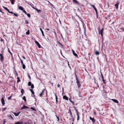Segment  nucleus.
Listing matches in <instances>:
<instances>
[{
  "instance_id": "51",
  "label": "nucleus",
  "mask_w": 124,
  "mask_h": 124,
  "mask_svg": "<svg viewBox=\"0 0 124 124\" xmlns=\"http://www.w3.org/2000/svg\"><path fill=\"white\" fill-rule=\"evenodd\" d=\"M25 22L26 23V24H28V22L26 20L25 21Z\"/></svg>"
},
{
  "instance_id": "5",
  "label": "nucleus",
  "mask_w": 124,
  "mask_h": 124,
  "mask_svg": "<svg viewBox=\"0 0 124 124\" xmlns=\"http://www.w3.org/2000/svg\"><path fill=\"white\" fill-rule=\"evenodd\" d=\"M35 43L37 45L38 47L39 48H40V47L41 46H40V44H39V43L37 41H35Z\"/></svg>"
},
{
  "instance_id": "28",
  "label": "nucleus",
  "mask_w": 124,
  "mask_h": 124,
  "mask_svg": "<svg viewBox=\"0 0 124 124\" xmlns=\"http://www.w3.org/2000/svg\"><path fill=\"white\" fill-rule=\"evenodd\" d=\"M15 0H12V1H11V4L12 5L14 4V2H15Z\"/></svg>"
},
{
  "instance_id": "52",
  "label": "nucleus",
  "mask_w": 124,
  "mask_h": 124,
  "mask_svg": "<svg viewBox=\"0 0 124 124\" xmlns=\"http://www.w3.org/2000/svg\"><path fill=\"white\" fill-rule=\"evenodd\" d=\"M81 20V22H82V24H84V22H83V21H82V19H81V20Z\"/></svg>"
},
{
  "instance_id": "30",
  "label": "nucleus",
  "mask_w": 124,
  "mask_h": 124,
  "mask_svg": "<svg viewBox=\"0 0 124 124\" xmlns=\"http://www.w3.org/2000/svg\"><path fill=\"white\" fill-rule=\"evenodd\" d=\"M22 65L23 66V67H22L23 68V69H25V65L24 64H23V65Z\"/></svg>"
},
{
  "instance_id": "22",
  "label": "nucleus",
  "mask_w": 124,
  "mask_h": 124,
  "mask_svg": "<svg viewBox=\"0 0 124 124\" xmlns=\"http://www.w3.org/2000/svg\"><path fill=\"white\" fill-rule=\"evenodd\" d=\"M78 113H77V120L78 121V120H79V115Z\"/></svg>"
},
{
  "instance_id": "39",
  "label": "nucleus",
  "mask_w": 124,
  "mask_h": 124,
  "mask_svg": "<svg viewBox=\"0 0 124 124\" xmlns=\"http://www.w3.org/2000/svg\"><path fill=\"white\" fill-rule=\"evenodd\" d=\"M75 109L76 112V113H78V110L75 107Z\"/></svg>"
},
{
  "instance_id": "64",
  "label": "nucleus",
  "mask_w": 124,
  "mask_h": 124,
  "mask_svg": "<svg viewBox=\"0 0 124 124\" xmlns=\"http://www.w3.org/2000/svg\"><path fill=\"white\" fill-rule=\"evenodd\" d=\"M62 91L63 92H64V89H63V88H62Z\"/></svg>"
},
{
  "instance_id": "11",
  "label": "nucleus",
  "mask_w": 124,
  "mask_h": 124,
  "mask_svg": "<svg viewBox=\"0 0 124 124\" xmlns=\"http://www.w3.org/2000/svg\"><path fill=\"white\" fill-rule=\"evenodd\" d=\"M1 102L2 103V104L3 105H4L5 104V103L4 101V99L3 98H2L1 100Z\"/></svg>"
},
{
  "instance_id": "48",
  "label": "nucleus",
  "mask_w": 124,
  "mask_h": 124,
  "mask_svg": "<svg viewBox=\"0 0 124 124\" xmlns=\"http://www.w3.org/2000/svg\"><path fill=\"white\" fill-rule=\"evenodd\" d=\"M56 117L58 119V121H59V118L57 116H56Z\"/></svg>"
},
{
  "instance_id": "13",
  "label": "nucleus",
  "mask_w": 124,
  "mask_h": 124,
  "mask_svg": "<svg viewBox=\"0 0 124 124\" xmlns=\"http://www.w3.org/2000/svg\"><path fill=\"white\" fill-rule=\"evenodd\" d=\"M112 100L114 102L117 103H118V101L117 100L115 99H112Z\"/></svg>"
},
{
  "instance_id": "25",
  "label": "nucleus",
  "mask_w": 124,
  "mask_h": 124,
  "mask_svg": "<svg viewBox=\"0 0 124 124\" xmlns=\"http://www.w3.org/2000/svg\"><path fill=\"white\" fill-rule=\"evenodd\" d=\"M22 123L20 122H18L15 123V124H22Z\"/></svg>"
},
{
  "instance_id": "16",
  "label": "nucleus",
  "mask_w": 124,
  "mask_h": 124,
  "mask_svg": "<svg viewBox=\"0 0 124 124\" xmlns=\"http://www.w3.org/2000/svg\"><path fill=\"white\" fill-rule=\"evenodd\" d=\"M45 89H44L42 90V92L41 93L39 94V96L40 97H42V94L43 93L44 91L45 90Z\"/></svg>"
},
{
  "instance_id": "4",
  "label": "nucleus",
  "mask_w": 124,
  "mask_h": 124,
  "mask_svg": "<svg viewBox=\"0 0 124 124\" xmlns=\"http://www.w3.org/2000/svg\"><path fill=\"white\" fill-rule=\"evenodd\" d=\"M76 83L77 84L78 87L79 88L81 86V85L80 84L79 81H76Z\"/></svg>"
},
{
  "instance_id": "47",
  "label": "nucleus",
  "mask_w": 124,
  "mask_h": 124,
  "mask_svg": "<svg viewBox=\"0 0 124 124\" xmlns=\"http://www.w3.org/2000/svg\"><path fill=\"white\" fill-rule=\"evenodd\" d=\"M8 52L10 53V54H11V55H12V53H11L10 52V50H9V49H8Z\"/></svg>"
},
{
  "instance_id": "7",
  "label": "nucleus",
  "mask_w": 124,
  "mask_h": 124,
  "mask_svg": "<svg viewBox=\"0 0 124 124\" xmlns=\"http://www.w3.org/2000/svg\"><path fill=\"white\" fill-rule=\"evenodd\" d=\"M101 75L102 76V81L103 82L104 84H106V82H105V80H104V77L103 76V75L101 73Z\"/></svg>"
},
{
  "instance_id": "61",
  "label": "nucleus",
  "mask_w": 124,
  "mask_h": 124,
  "mask_svg": "<svg viewBox=\"0 0 124 124\" xmlns=\"http://www.w3.org/2000/svg\"><path fill=\"white\" fill-rule=\"evenodd\" d=\"M82 24V25H83H83H84V26H85V24H84H84Z\"/></svg>"
},
{
  "instance_id": "63",
  "label": "nucleus",
  "mask_w": 124,
  "mask_h": 124,
  "mask_svg": "<svg viewBox=\"0 0 124 124\" xmlns=\"http://www.w3.org/2000/svg\"><path fill=\"white\" fill-rule=\"evenodd\" d=\"M69 100H70V102H71V101H71V99H70H70H69Z\"/></svg>"
},
{
  "instance_id": "38",
  "label": "nucleus",
  "mask_w": 124,
  "mask_h": 124,
  "mask_svg": "<svg viewBox=\"0 0 124 124\" xmlns=\"http://www.w3.org/2000/svg\"><path fill=\"white\" fill-rule=\"evenodd\" d=\"M73 1L76 3H78V2L77 1V0H73Z\"/></svg>"
},
{
  "instance_id": "1",
  "label": "nucleus",
  "mask_w": 124,
  "mask_h": 124,
  "mask_svg": "<svg viewBox=\"0 0 124 124\" xmlns=\"http://www.w3.org/2000/svg\"><path fill=\"white\" fill-rule=\"evenodd\" d=\"M90 6H91L93 8H94V9L96 14V15L97 17V18H98V13L97 12V10L96 8L95 7V6L94 5H92V4H90Z\"/></svg>"
},
{
  "instance_id": "8",
  "label": "nucleus",
  "mask_w": 124,
  "mask_h": 124,
  "mask_svg": "<svg viewBox=\"0 0 124 124\" xmlns=\"http://www.w3.org/2000/svg\"><path fill=\"white\" fill-rule=\"evenodd\" d=\"M119 4V2H118L117 3H116L115 5V7L116 8V9H118V6Z\"/></svg>"
},
{
  "instance_id": "15",
  "label": "nucleus",
  "mask_w": 124,
  "mask_h": 124,
  "mask_svg": "<svg viewBox=\"0 0 124 124\" xmlns=\"http://www.w3.org/2000/svg\"><path fill=\"white\" fill-rule=\"evenodd\" d=\"M8 117L10 118H11L12 120H14V118L11 115H8Z\"/></svg>"
},
{
  "instance_id": "34",
  "label": "nucleus",
  "mask_w": 124,
  "mask_h": 124,
  "mask_svg": "<svg viewBox=\"0 0 124 124\" xmlns=\"http://www.w3.org/2000/svg\"><path fill=\"white\" fill-rule=\"evenodd\" d=\"M24 90L23 89H22L21 91V92L22 93H24Z\"/></svg>"
},
{
  "instance_id": "50",
  "label": "nucleus",
  "mask_w": 124,
  "mask_h": 124,
  "mask_svg": "<svg viewBox=\"0 0 124 124\" xmlns=\"http://www.w3.org/2000/svg\"><path fill=\"white\" fill-rule=\"evenodd\" d=\"M9 13L11 14H14V13L10 11L9 12Z\"/></svg>"
},
{
  "instance_id": "42",
  "label": "nucleus",
  "mask_w": 124,
  "mask_h": 124,
  "mask_svg": "<svg viewBox=\"0 0 124 124\" xmlns=\"http://www.w3.org/2000/svg\"><path fill=\"white\" fill-rule=\"evenodd\" d=\"M27 16L29 17H30L31 16V15H30V14H27Z\"/></svg>"
},
{
  "instance_id": "20",
  "label": "nucleus",
  "mask_w": 124,
  "mask_h": 124,
  "mask_svg": "<svg viewBox=\"0 0 124 124\" xmlns=\"http://www.w3.org/2000/svg\"><path fill=\"white\" fill-rule=\"evenodd\" d=\"M30 90L31 92L32 93V94H34V92L33 91V90L31 89H30Z\"/></svg>"
},
{
  "instance_id": "46",
  "label": "nucleus",
  "mask_w": 124,
  "mask_h": 124,
  "mask_svg": "<svg viewBox=\"0 0 124 124\" xmlns=\"http://www.w3.org/2000/svg\"><path fill=\"white\" fill-rule=\"evenodd\" d=\"M23 11L24 12V13H25V14H27V13H26V11H25V10H23Z\"/></svg>"
},
{
  "instance_id": "26",
  "label": "nucleus",
  "mask_w": 124,
  "mask_h": 124,
  "mask_svg": "<svg viewBox=\"0 0 124 124\" xmlns=\"http://www.w3.org/2000/svg\"><path fill=\"white\" fill-rule=\"evenodd\" d=\"M30 34V31L28 30L26 32V34L27 35H29Z\"/></svg>"
},
{
  "instance_id": "43",
  "label": "nucleus",
  "mask_w": 124,
  "mask_h": 124,
  "mask_svg": "<svg viewBox=\"0 0 124 124\" xmlns=\"http://www.w3.org/2000/svg\"><path fill=\"white\" fill-rule=\"evenodd\" d=\"M3 8L5 9V10H7V9H8L6 7H5L3 6Z\"/></svg>"
},
{
  "instance_id": "10",
  "label": "nucleus",
  "mask_w": 124,
  "mask_h": 124,
  "mask_svg": "<svg viewBox=\"0 0 124 124\" xmlns=\"http://www.w3.org/2000/svg\"><path fill=\"white\" fill-rule=\"evenodd\" d=\"M18 6L19 7V9L21 10H23L24 9L22 7L19 6L18 5Z\"/></svg>"
},
{
  "instance_id": "32",
  "label": "nucleus",
  "mask_w": 124,
  "mask_h": 124,
  "mask_svg": "<svg viewBox=\"0 0 124 124\" xmlns=\"http://www.w3.org/2000/svg\"><path fill=\"white\" fill-rule=\"evenodd\" d=\"M17 79H18V80L17 81V83H18L20 81V79L19 78L17 77Z\"/></svg>"
},
{
  "instance_id": "60",
  "label": "nucleus",
  "mask_w": 124,
  "mask_h": 124,
  "mask_svg": "<svg viewBox=\"0 0 124 124\" xmlns=\"http://www.w3.org/2000/svg\"><path fill=\"white\" fill-rule=\"evenodd\" d=\"M7 10L8 12V13H9V12H10V11H9V10L8 9Z\"/></svg>"
},
{
  "instance_id": "27",
  "label": "nucleus",
  "mask_w": 124,
  "mask_h": 124,
  "mask_svg": "<svg viewBox=\"0 0 124 124\" xmlns=\"http://www.w3.org/2000/svg\"><path fill=\"white\" fill-rule=\"evenodd\" d=\"M36 10L37 11L38 13H39L41 11L40 10H38V9H36Z\"/></svg>"
},
{
  "instance_id": "6",
  "label": "nucleus",
  "mask_w": 124,
  "mask_h": 124,
  "mask_svg": "<svg viewBox=\"0 0 124 124\" xmlns=\"http://www.w3.org/2000/svg\"><path fill=\"white\" fill-rule=\"evenodd\" d=\"M72 51L74 55L76 57H78V55L77 54L75 53L73 49H72Z\"/></svg>"
},
{
  "instance_id": "58",
  "label": "nucleus",
  "mask_w": 124,
  "mask_h": 124,
  "mask_svg": "<svg viewBox=\"0 0 124 124\" xmlns=\"http://www.w3.org/2000/svg\"><path fill=\"white\" fill-rule=\"evenodd\" d=\"M21 113V112H19L17 114L19 115V114Z\"/></svg>"
},
{
  "instance_id": "53",
  "label": "nucleus",
  "mask_w": 124,
  "mask_h": 124,
  "mask_svg": "<svg viewBox=\"0 0 124 124\" xmlns=\"http://www.w3.org/2000/svg\"><path fill=\"white\" fill-rule=\"evenodd\" d=\"M22 57L24 59H26L23 56H22Z\"/></svg>"
},
{
  "instance_id": "41",
  "label": "nucleus",
  "mask_w": 124,
  "mask_h": 124,
  "mask_svg": "<svg viewBox=\"0 0 124 124\" xmlns=\"http://www.w3.org/2000/svg\"><path fill=\"white\" fill-rule=\"evenodd\" d=\"M12 96L11 95L9 97H8V100H10V99H11V97Z\"/></svg>"
},
{
  "instance_id": "54",
  "label": "nucleus",
  "mask_w": 124,
  "mask_h": 124,
  "mask_svg": "<svg viewBox=\"0 0 124 124\" xmlns=\"http://www.w3.org/2000/svg\"><path fill=\"white\" fill-rule=\"evenodd\" d=\"M32 7L33 8V9H35L36 10V9H37V8H35L34 7Z\"/></svg>"
},
{
  "instance_id": "24",
  "label": "nucleus",
  "mask_w": 124,
  "mask_h": 124,
  "mask_svg": "<svg viewBox=\"0 0 124 124\" xmlns=\"http://www.w3.org/2000/svg\"><path fill=\"white\" fill-rule=\"evenodd\" d=\"M16 116H19V115L17 113H16L15 112H13V113Z\"/></svg>"
},
{
  "instance_id": "31",
  "label": "nucleus",
  "mask_w": 124,
  "mask_h": 124,
  "mask_svg": "<svg viewBox=\"0 0 124 124\" xmlns=\"http://www.w3.org/2000/svg\"><path fill=\"white\" fill-rule=\"evenodd\" d=\"M20 60L21 61V62L22 64L23 65V64H24L22 60L20 58Z\"/></svg>"
},
{
  "instance_id": "35",
  "label": "nucleus",
  "mask_w": 124,
  "mask_h": 124,
  "mask_svg": "<svg viewBox=\"0 0 124 124\" xmlns=\"http://www.w3.org/2000/svg\"><path fill=\"white\" fill-rule=\"evenodd\" d=\"M78 95L79 96V97H82V96H81L80 93L79 92V93L78 94Z\"/></svg>"
},
{
  "instance_id": "49",
  "label": "nucleus",
  "mask_w": 124,
  "mask_h": 124,
  "mask_svg": "<svg viewBox=\"0 0 124 124\" xmlns=\"http://www.w3.org/2000/svg\"><path fill=\"white\" fill-rule=\"evenodd\" d=\"M31 109H32L33 110H35V109L31 107Z\"/></svg>"
},
{
  "instance_id": "37",
  "label": "nucleus",
  "mask_w": 124,
  "mask_h": 124,
  "mask_svg": "<svg viewBox=\"0 0 124 124\" xmlns=\"http://www.w3.org/2000/svg\"><path fill=\"white\" fill-rule=\"evenodd\" d=\"M13 14H14V15L16 16H18V15L17 14H16L14 13Z\"/></svg>"
},
{
  "instance_id": "59",
  "label": "nucleus",
  "mask_w": 124,
  "mask_h": 124,
  "mask_svg": "<svg viewBox=\"0 0 124 124\" xmlns=\"http://www.w3.org/2000/svg\"><path fill=\"white\" fill-rule=\"evenodd\" d=\"M4 123H3V124H4L5 123H6V121H5V120H4Z\"/></svg>"
},
{
  "instance_id": "57",
  "label": "nucleus",
  "mask_w": 124,
  "mask_h": 124,
  "mask_svg": "<svg viewBox=\"0 0 124 124\" xmlns=\"http://www.w3.org/2000/svg\"><path fill=\"white\" fill-rule=\"evenodd\" d=\"M6 108H4L3 110V111H5L6 109Z\"/></svg>"
},
{
  "instance_id": "44",
  "label": "nucleus",
  "mask_w": 124,
  "mask_h": 124,
  "mask_svg": "<svg viewBox=\"0 0 124 124\" xmlns=\"http://www.w3.org/2000/svg\"><path fill=\"white\" fill-rule=\"evenodd\" d=\"M58 43L59 44V45H61V46H63V45H62V44H61L60 42L58 41Z\"/></svg>"
},
{
  "instance_id": "33",
  "label": "nucleus",
  "mask_w": 124,
  "mask_h": 124,
  "mask_svg": "<svg viewBox=\"0 0 124 124\" xmlns=\"http://www.w3.org/2000/svg\"><path fill=\"white\" fill-rule=\"evenodd\" d=\"M32 84L31 82L29 81L28 83V85L29 86H30Z\"/></svg>"
},
{
  "instance_id": "55",
  "label": "nucleus",
  "mask_w": 124,
  "mask_h": 124,
  "mask_svg": "<svg viewBox=\"0 0 124 124\" xmlns=\"http://www.w3.org/2000/svg\"><path fill=\"white\" fill-rule=\"evenodd\" d=\"M60 87V85L59 84H58L57 85V87Z\"/></svg>"
},
{
  "instance_id": "18",
  "label": "nucleus",
  "mask_w": 124,
  "mask_h": 124,
  "mask_svg": "<svg viewBox=\"0 0 124 124\" xmlns=\"http://www.w3.org/2000/svg\"><path fill=\"white\" fill-rule=\"evenodd\" d=\"M103 32L102 31H101L100 30L99 31V34H100L101 35L102 37H103Z\"/></svg>"
},
{
  "instance_id": "23",
  "label": "nucleus",
  "mask_w": 124,
  "mask_h": 124,
  "mask_svg": "<svg viewBox=\"0 0 124 124\" xmlns=\"http://www.w3.org/2000/svg\"><path fill=\"white\" fill-rule=\"evenodd\" d=\"M95 53L96 55H98L100 54L99 53L98 51H95Z\"/></svg>"
},
{
  "instance_id": "21",
  "label": "nucleus",
  "mask_w": 124,
  "mask_h": 124,
  "mask_svg": "<svg viewBox=\"0 0 124 124\" xmlns=\"http://www.w3.org/2000/svg\"><path fill=\"white\" fill-rule=\"evenodd\" d=\"M23 100L24 101L26 102V98L24 96L23 97Z\"/></svg>"
},
{
  "instance_id": "9",
  "label": "nucleus",
  "mask_w": 124,
  "mask_h": 124,
  "mask_svg": "<svg viewBox=\"0 0 124 124\" xmlns=\"http://www.w3.org/2000/svg\"><path fill=\"white\" fill-rule=\"evenodd\" d=\"M89 118H90V119L92 121L93 123H94V121H95V120L94 119V118H92L91 117H90Z\"/></svg>"
},
{
  "instance_id": "40",
  "label": "nucleus",
  "mask_w": 124,
  "mask_h": 124,
  "mask_svg": "<svg viewBox=\"0 0 124 124\" xmlns=\"http://www.w3.org/2000/svg\"><path fill=\"white\" fill-rule=\"evenodd\" d=\"M120 29L122 31H124V28H120Z\"/></svg>"
},
{
  "instance_id": "45",
  "label": "nucleus",
  "mask_w": 124,
  "mask_h": 124,
  "mask_svg": "<svg viewBox=\"0 0 124 124\" xmlns=\"http://www.w3.org/2000/svg\"><path fill=\"white\" fill-rule=\"evenodd\" d=\"M28 77L29 78V79H31V78L30 76V75L29 74H28Z\"/></svg>"
},
{
  "instance_id": "19",
  "label": "nucleus",
  "mask_w": 124,
  "mask_h": 124,
  "mask_svg": "<svg viewBox=\"0 0 124 124\" xmlns=\"http://www.w3.org/2000/svg\"><path fill=\"white\" fill-rule=\"evenodd\" d=\"M69 112L70 114V115L71 116V117L72 118L73 117V116L72 114V112L71 111V109L70 108H69Z\"/></svg>"
},
{
  "instance_id": "62",
  "label": "nucleus",
  "mask_w": 124,
  "mask_h": 124,
  "mask_svg": "<svg viewBox=\"0 0 124 124\" xmlns=\"http://www.w3.org/2000/svg\"><path fill=\"white\" fill-rule=\"evenodd\" d=\"M61 37H62V38L63 39V37H62V35L61 34Z\"/></svg>"
},
{
  "instance_id": "56",
  "label": "nucleus",
  "mask_w": 124,
  "mask_h": 124,
  "mask_svg": "<svg viewBox=\"0 0 124 124\" xmlns=\"http://www.w3.org/2000/svg\"><path fill=\"white\" fill-rule=\"evenodd\" d=\"M103 28H102L101 30H100V31H102V32H103Z\"/></svg>"
},
{
  "instance_id": "29",
  "label": "nucleus",
  "mask_w": 124,
  "mask_h": 124,
  "mask_svg": "<svg viewBox=\"0 0 124 124\" xmlns=\"http://www.w3.org/2000/svg\"><path fill=\"white\" fill-rule=\"evenodd\" d=\"M31 88H32V89H33L34 88V85L33 84H32L31 85Z\"/></svg>"
},
{
  "instance_id": "36",
  "label": "nucleus",
  "mask_w": 124,
  "mask_h": 124,
  "mask_svg": "<svg viewBox=\"0 0 124 124\" xmlns=\"http://www.w3.org/2000/svg\"><path fill=\"white\" fill-rule=\"evenodd\" d=\"M76 79L77 81H79V80L78 79V77L76 75Z\"/></svg>"
},
{
  "instance_id": "14",
  "label": "nucleus",
  "mask_w": 124,
  "mask_h": 124,
  "mask_svg": "<svg viewBox=\"0 0 124 124\" xmlns=\"http://www.w3.org/2000/svg\"><path fill=\"white\" fill-rule=\"evenodd\" d=\"M55 99L56 101V103H57L58 102V97L57 95H56V94H55Z\"/></svg>"
},
{
  "instance_id": "17",
  "label": "nucleus",
  "mask_w": 124,
  "mask_h": 124,
  "mask_svg": "<svg viewBox=\"0 0 124 124\" xmlns=\"http://www.w3.org/2000/svg\"><path fill=\"white\" fill-rule=\"evenodd\" d=\"M40 31H41L42 33V35H43V36L44 37L45 36V35H44V32H43V31H42V29L41 28H40Z\"/></svg>"
},
{
  "instance_id": "3",
  "label": "nucleus",
  "mask_w": 124,
  "mask_h": 124,
  "mask_svg": "<svg viewBox=\"0 0 124 124\" xmlns=\"http://www.w3.org/2000/svg\"><path fill=\"white\" fill-rule=\"evenodd\" d=\"M25 108H29L25 105H23V107L21 108V109L22 110Z\"/></svg>"
},
{
  "instance_id": "2",
  "label": "nucleus",
  "mask_w": 124,
  "mask_h": 124,
  "mask_svg": "<svg viewBox=\"0 0 124 124\" xmlns=\"http://www.w3.org/2000/svg\"><path fill=\"white\" fill-rule=\"evenodd\" d=\"M0 59L1 60V62H2L3 61L4 59V57L3 56L2 54H0Z\"/></svg>"
},
{
  "instance_id": "12",
  "label": "nucleus",
  "mask_w": 124,
  "mask_h": 124,
  "mask_svg": "<svg viewBox=\"0 0 124 124\" xmlns=\"http://www.w3.org/2000/svg\"><path fill=\"white\" fill-rule=\"evenodd\" d=\"M63 98L64 99H65L67 100H68V97L66 95H64L63 96Z\"/></svg>"
}]
</instances>
